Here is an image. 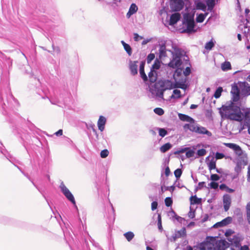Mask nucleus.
I'll list each match as a JSON object with an SVG mask.
<instances>
[{"instance_id":"nucleus-1","label":"nucleus","mask_w":250,"mask_h":250,"mask_svg":"<svg viewBox=\"0 0 250 250\" xmlns=\"http://www.w3.org/2000/svg\"><path fill=\"white\" fill-rule=\"evenodd\" d=\"M223 118L244 122L243 128H247L250 134V108L241 110L239 106L232 103L228 106L223 105L220 110Z\"/></svg>"},{"instance_id":"nucleus-2","label":"nucleus","mask_w":250,"mask_h":250,"mask_svg":"<svg viewBox=\"0 0 250 250\" xmlns=\"http://www.w3.org/2000/svg\"><path fill=\"white\" fill-rule=\"evenodd\" d=\"M231 94L234 102H237L242 98L250 95V86L245 82H239L231 85Z\"/></svg>"},{"instance_id":"nucleus-3","label":"nucleus","mask_w":250,"mask_h":250,"mask_svg":"<svg viewBox=\"0 0 250 250\" xmlns=\"http://www.w3.org/2000/svg\"><path fill=\"white\" fill-rule=\"evenodd\" d=\"M171 52L172 59L168 63V66L172 68H177L175 74L179 76L182 72V69L179 67L182 64L181 57L183 55V51L178 48H174V51Z\"/></svg>"},{"instance_id":"nucleus-4","label":"nucleus","mask_w":250,"mask_h":250,"mask_svg":"<svg viewBox=\"0 0 250 250\" xmlns=\"http://www.w3.org/2000/svg\"><path fill=\"white\" fill-rule=\"evenodd\" d=\"M220 0H195V7L197 10L205 11L208 7V10L211 11L216 2Z\"/></svg>"},{"instance_id":"nucleus-5","label":"nucleus","mask_w":250,"mask_h":250,"mask_svg":"<svg viewBox=\"0 0 250 250\" xmlns=\"http://www.w3.org/2000/svg\"><path fill=\"white\" fill-rule=\"evenodd\" d=\"M170 82L168 81H160L156 83L154 85V89L153 92L158 98L164 99V92L168 89V86Z\"/></svg>"},{"instance_id":"nucleus-6","label":"nucleus","mask_w":250,"mask_h":250,"mask_svg":"<svg viewBox=\"0 0 250 250\" xmlns=\"http://www.w3.org/2000/svg\"><path fill=\"white\" fill-rule=\"evenodd\" d=\"M183 23L187 26L188 32L193 31L195 26L194 15L189 13L185 14L184 15Z\"/></svg>"},{"instance_id":"nucleus-7","label":"nucleus","mask_w":250,"mask_h":250,"mask_svg":"<svg viewBox=\"0 0 250 250\" xmlns=\"http://www.w3.org/2000/svg\"><path fill=\"white\" fill-rule=\"evenodd\" d=\"M60 188L61 191L65 196V197L71 202L74 206H76V202L74 197L69 190L66 187L63 182H62Z\"/></svg>"},{"instance_id":"nucleus-8","label":"nucleus","mask_w":250,"mask_h":250,"mask_svg":"<svg viewBox=\"0 0 250 250\" xmlns=\"http://www.w3.org/2000/svg\"><path fill=\"white\" fill-rule=\"evenodd\" d=\"M184 5L183 0H172L171 2V8L174 11H178L181 10Z\"/></svg>"},{"instance_id":"nucleus-9","label":"nucleus","mask_w":250,"mask_h":250,"mask_svg":"<svg viewBox=\"0 0 250 250\" xmlns=\"http://www.w3.org/2000/svg\"><path fill=\"white\" fill-rule=\"evenodd\" d=\"M186 235L185 228H183L180 230L175 231L174 234L169 238L170 241L175 242L178 238Z\"/></svg>"},{"instance_id":"nucleus-10","label":"nucleus","mask_w":250,"mask_h":250,"mask_svg":"<svg viewBox=\"0 0 250 250\" xmlns=\"http://www.w3.org/2000/svg\"><path fill=\"white\" fill-rule=\"evenodd\" d=\"M186 153V157L190 158L194 156V151L193 150L189 149L188 147L181 148L174 152L175 154Z\"/></svg>"},{"instance_id":"nucleus-11","label":"nucleus","mask_w":250,"mask_h":250,"mask_svg":"<svg viewBox=\"0 0 250 250\" xmlns=\"http://www.w3.org/2000/svg\"><path fill=\"white\" fill-rule=\"evenodd\" d=\"M225 145L226 146L233 149L238 156H240L242 154V150L241 147L236 144L233 143H226Z\"/></svg>"},{"instance_id":"nucleus-12","label":"nucleus","mask_w":250,"mask_h":250,"mask_svg":"<svg viewBox=\"0 0 250 250\" xmlns=\"http://www.w3.org/2000/svg\"><path fill=\"white\" fill-rule=\"evenodd\" d=\"M231 204L230 196L229 194H225L223 196V205L224 210L227 211L229 210Z\"/></svg>"},{"instance_id":"nucleus-13","label":"nucleus","mask_w":250,"mask_h":250,"mask_svg":"<svg viewBox=\"0 0 250 250\" xmlns=\"http://www.w3.org/2000/svg\"><path fill=\"white\" fill-rule=\"evenodd\" d=\"M206 162L210 170L216 168V160L214 157H212L210 159L209 156L207 157L206 159Z\"/></svg>"},{"instance_id":"nucleus-14","label":"nucleus","mask_w":250,"mask_h":250,"mask_svg":"<svg viewBox=\"0 0 250 250\" xmlns=\"http://www.w3.org/2000/svg\"><path fill=\"white\" fill-rule=\"evenodd\" d=\"M7 105L10 108H12L13 106H15L18 104V101L10 93L8 96H7Z\"/></svg>"},{"instance_id":"nucleus-15","label":"nucleus","mask_w":250,"mask_h":250,"mask_svg":"<svg viewBox=\"0 0 250 250\" xmlns=\"http://www.w3.org/2000/svg\"><path fill=\"white\" fill-rule=\"evenodd\" d=\"M181 15L178 13H175L172 14L170 17L169 21V24L170 25H173L176 24L178 21L180 19Z\"/></svg>"},{"instance_id":"nucleus-16","label":"nucleus","mask_w":250,"mask_h":250,"mask_svg":"<svg viewBox=\"0 0 250 250\" xmlns=\"http://www.w3.org/2000/svg\"><path fill=\"white\" fill-rule=\"evenodd\" d=\"M106 122V119L103 116H100L97 123L99 129L103 131L104 129L105 125Z\"/></svg>"},{"instance_id":"nucleus-17","label":"nucleus","mask_w":250,"mask_h":250,"mask_svg":"<svg viewBox=\"0 0 250 250\" xmlns=\"http://www.w3.org/2000/svg\"><path fill=\"white\" fill-rule=\"evenodd\" d=\"M178 117L181 121L184 122H187L190 124L194 123L195 121L192 118L189 117L188 115L182 113H179Z\"/></svg>"},{"instance_id":"nucleus-18","label":"nucleus","mask_w":250,"mask_h":250,"mask_svg":"<svg viewBox=\"0 0 250 250\" xmlns=\"http://www.w3.org/2000/svg\"><path fill=\"white\" fill-rule=\"evenodd\" d=\"M231 220V218L228 217L223 219L222 221L216 223L213 227L214 228H218L226 226L230 223Z\"/></svg>"},{"instance_id":"nucleus-19","label":"nucleus","mask_w":250,"mask_h":250,"mask_svg":"<svg viewBox=\"0 0 250 250\" xmlns=\"http://www.w3.org/2000/svg\"><path fill=\"white\" fill-rule=\"evenodd\" d=\"M137 61L132 62L130 61L129 63V69L131 71V74L133 75H135L138 73L137 67L138 65L137 63Z\"/></svg>"},{"instance_id":"nucleus-20","label":"nucleus","mask_w":250,"mask_h":250,"mask_svg":"<svg viewBox=\"0 0 250 250\" xmlns=\"http://www.w3.org/2000/svg\"><path fill=\"white\" fill-rule=\"evenodd\" d=\"M145 64L144 62H142L140 65V74L141 78L144 81L146 82L148 80V78L145 73Z\"/></svg>"},{"instance_id":"nucleus-21","label":"nucleus","mask_w":250,"mask_h":250,"mask_svg":"<svg viewBox=\"0 0 250 250\" xmlns=\"http://www.w3.org/2000/svg\"><path fill=\"white\" fill-rule=\"evenodd\" d=\"M196 133L200 134H206L208 136L211 135V133L208 131L205 127L198 125Z\"/></svg>"},{"instance_id":"nucleus-22","label":"nucleus","mask_w":250,"mask_h":250,"mask_svg":"<svg viewBox=\"0 0 250 250\" xmlns=\"http://www.w3.org/2000/svg\"><path fill=\"white\" fill-rule=\"evenodd\" d=\"M138 7L134 3L131 4L130 6L128 12L126 14V16L129 18L132 15L134 14L137 12Z\"/></svg>"},{"instance_id":"nucleus-23","label":"nucleus","mask_w":250,"mask_h":250,"mask_svg":"<svg viewBox=\"0 0 250 250\" xmlns=\"http://www.w3.org/2000/svg\"><path fill=\"white\" fill-rule=\"evenodd\" d=\"M148 79L151 83H154L157 79V74L155 70L151 69L148 73Z\"/></svg>"},{"instance_id":"nucleus-24","label":"nucleus","mask_w":250,"mask_h":250,"mask_svg":"<svg viewBox=\"0 0 250 250\" xmlns=\"http://www.w3.org/2000/svg\"><path fill=\"white\" fill-rule=\"evenodd\" d=\"M172 147V145L169 143H167L163 145L160 148V150L161 151V152L165 153L168 151V150H169Z\"/></svg>"},{"instance_id":"nucleus-25","label":"nucleus","mask_w":250,"mask_h":250,"mask_svg":"<svg viewBox=\"0 0 250 250\" xmlns=\"http://www.w3.org/2000/svg\"><path fill=\"white\" fill-rule=\"evenodd\" d=\"M166 56V48L165 45H161L159 48V57L162 58Z\"/></svg>"},{"instance_id":"nucleus-26","label":"nucleus","mask_w":250,"mask_h":250,"mask_svg":"<svg viewBox=\"0 0 250 250\" xmlns=\"http://www.w3.org/2000/svg\"><path fill=\"white\" fill-rule=\"evenodd\" d=\"M190 202L191 204H200L201 203V198H199L196 195L190 197Z\"/></svg>"},{"instance_id":"nucleus-27","label":"nucleus","mask_w":250,"mask_h":250,"mask_svg":"<svg viewBox=\"0 0 250 250\" xmlns=\"http://www.w3.org/2000/svg\"><path fill=\"white\" fill-rule=\"evenodd\" d=\"M86 127L87 129H91L93 133L96 135L97 139H98L99 135L97 133V130L95 128V125L93 124H90L89 125H86Z\"/></svg>"},{"instance_id":"nucleus-28","label":"nucleus","mask_w":250,"mask_h":250,"mask_svg":"<svg viewBox=\"0 0 250 250\" xmlns=\"http://www.w3.org/2000/svg\"><path fill=\"white\" fill-rule=\"evenodd\" d=\"M125 238L128 241H130L134 237V233L131 231H128L124 234Z\"/></svg>"},{"instance_id":"nucleus-29","label":"nucleus","mask_w":250,"mask_h":250,"mask_svg":"<svg viewBox=\"0 0 250 250\" xmlns=\"http://www.w3.org/2000/svg\"><path fill=\"white\" fill-rule=\"evenodd\" d=\"M208 14V13H205V14H199L196 18V21L197 22H202L205 20L206 17Z\"/></svg>"},{"instance_id":"nucleus-30","label":"nucleus","mask_w":250,"mask_h":250,"mask_svg":"<svg viewBox=\"0 0 250 250\" xmlns=\"http://www.w3.org/2000/svg\"><path fill=\"white\" fill-rule=\"evenodd\" d=\"M173 94L171 95V98L178 99L181 97V91L178 89H174L173 91Z\"/></svg>"},{"instance_id":"nucleus-31","label":"nucleus","mask_w":250,"mask_h":250,"mask_svg":"<svg viewBox=\"0 0 250 250\" xmlns=\"http://www.w3.org/2000/svg\"><path fill=\"white\" fill-rule=\"evenodd\" d=\"M247 218L248 223L250 224V202L246 206Z\"/></svg>"},{"instance_id":"nucleus-32","label":"nucleus","mask_w":250,"mask_h":250,"mask_svg":"<svg viewBox=\"0 0 250 250\" xmlns=\"http://www.w3.org/2000/svg\"><path fill=\"white\" fill-rule=\"evenodd\" d=\"M214 46V42H213L212 40H211L206 43L205 47L206 49L210 50Z\"/></svg>"},{"instance_id":"nucleus-33","label":"nucleus","mask_w":250,"mask_h":250,"mask_svg":"<svg viewBox=\"0 0 250 250\" xmlns=\"http://www.w3.org/2000/svg\"><path fill=\"white\" fill-rule=\"evenodd\" d=\"M157 129L159 131V135L162 137H165L167 134V131L164 128H157Z\"/></svg>"},{"instance_id":"nucleus-34","label":"nucleus","mask_w":250,"mask_h":250,"mask_svg":"<svg viewBox=\"0 0 250 250\" xmlns=\"http://www.w3.org/2000/svg\"><path fill=\"white\" fill-rule=\"evenodd\" d=\"M222 90H223V89L221 87H218L216 89V90L215 91V92L214 93V97L216 99L219 98L221 96V92H222Z\"/></svg>"},{"instance_id":"nucleus-35","label":"nucleus","mask_w":250,"mask_h":250,"mask_svg":"<svg viewBox=\"0 0 250 250\" xmlns=\"http://www.w3.org/2000/svg\"><path fill=\"white\" fill-rule=\"evenodd\" d=\"M160 67V62L158 60H156L154 63L152 65L151 69L155 70V69H159Z\"/></svg>"},{"instance_id":"nucleus-36","label":"nucleus","mask_w":250,"mask_h":250,"mask_svg":"<svg viewBox=\"0 0 250 250\" xmlns=\"http://www.w3.org/2000/svg\"><path fill=\"white\" fill-rule=\"evenodd\" d=\"M154 112L155 114L158 115H162L164 113V110L161 108H156L154 109Z\"/></svg>"},{"instance_id":"nucleus-37","label":"nucleus","mask_w":250,"mask_h":250,"mask_svg":"<svg viewBox=\"0 0 250 250\" xmlns=\"http://www.w3.org/2000/svg\"><path fill=\"white\" fill-rule=\"evenodd\" d=\"M124 48L128 55L131 56L132 54V49L130 46L129 44H126L125 45Z\"/></svg>"},{"instance_id":"nucleus-38","label":"nucleus","mask_w":250,"mask_h":250,"mask_svg":"<svg viewBox=\"0 0 250 250\" xmlns=\"http://www.w3.org/2000/svg\"><path fill=\"white\" fill-rule=\"evenodd\" d=\"M231 67V65L229 62H225L222 64V68L223 70H228Z\"/></svg>"},{"instance_id":"nucleus-39","label":"nucleus","mask_w":250,"mask_h":250,"mask_svg":"<svg viewBox=\"0 0 250 250\" xmlns=\"http://www.w3.org/2000/svg\"><path fill=\"white\" fill-rule=\"evenodd\" d=\"M165 203L166 206L170 207L172 205V200L170 197H167L165 200Z\"/></svg>"},{"instance_id":"nucleus-40","label":"nucleus","mask_w":250,"mask_h":250,"mask_svg":"<svg viewBox=\"0 0 250 250\" xmlns=\"http://www.w3.org/2000/svg\"><path fill=\"white\" fill-rule=\"evenodd\" d=\"M174 175L177 179L179 178L182 173V171L181 169L178 168L174 171Z\"/></svg>"},{"instance_id":"nucleus-41","label":"nucleus","mask_w":250,"mask_h":250,"mask_svg":"<svg viewBox=\"0 0 250 250\" xmlns=\"http://www.w3.org/2000/svg\"><path fill=\"white\" fill-rule=\"evenodd\" d=\"M155 58V55L153 53L149 54L146 59L147 63H150L151 61Z\"/></svg>"},{"instance_id":"nucleus-42","label":"nucleus","mask_w":250,"mask_h":250,"mask_svg":"<svg viewBox=\"0 0 250 250\" xmlns=\"http://www.w3.org/2000/svg\"><path fill=\"white\" fill-rule=\"evenodd\" d=\"M206 154V150L204 148L199 149L197 152V154L198 156H203L205 155Z\"/></svg>"},{"instance_id":"nucleus-43","label":"nucleus","mask_w":250,"mask_h":250,"mask_svg":"<svg viewBox=\"0 0 250 250\" xmlns=\"http://www.w3.org/2000/svg\"><path fill=\"white\" fill-rule=\"evenodd\" d=\"M220 177L216 174H211L210 176V180L212 181H217L219 180Z\"/></svg>"},{"instance_id":"nucleus-44","label":"nucleus","mask_w":250,"mask_h":250,"mask_svg":"<svg viewBox=\"0 0 250 250\" xmlns=\"http://www.w3.org/2000/svg\"><path fill=\"white\" fill-rule=\"evenodd\" d=\"M208 186L210 187L212 189H217L219 186L218 184L217 183L215 182L214 181L208 184Z\"/></svg>"},{"instance_id":"nucleus-45","label":"nucleus","mask_w":250,"mask_h":250,"mask_svg":"<svg viewBox=\"0 0 250 250\" xmlns=\"http://www.w3.org/2000/svg\"><path fill=\"white\" fill-rule=\"evenodd\" d=\"M108 151L107 149L103 150L101 152V157L102 158H104L108 156Z\"/></svg>"},{"instance_id":"nucleus-46","label":"nucleus","mask_w":250,"mask_h":250,"mask_svg":"<svg viewBox=\"0 0 250 250\" xmlns=\"http://www.w3.org/2000/svg\"><path fill=\"white\" fill-rule=\"evenodd\" d=\"M197 127L198 125L197 124H194V123H192L190 127V130L196 133Z\"/></svg>"},{"instance_id":"nucleus-47","label":"nucleus","mask_w":250,"mask_h":250,"mask_svg":"<svg viewBox=\"0 0 250 250\" xmlns=\"http://www.w3.org/2000/svg\"><path fill=\"white\" fill-rule=\"evenodd\" d=\"M183 73L185 76H188L191 73L190 68L189 67H187L183 71Z\"/></svg>"},{"instance_id":"nucleus-48","label":"nucleus","mask_w":250,"mask_h":250,"mask_svg":"<svg viewBox=\"0 0 250 250\" xmlns=\"http://www.w3.org/2000/svg\"><path fill=\"white\" fill-rule=\"evenodd\" d=\"M225 157V155L224 154L219 153V152H216L215 154V158L216 159H220L222 158H223Z\"/></svg>"},{"instance_id":"nucleus-49","label":"nucleus","mask_w":250,"mask_h":250,"mask_svg":"<svg viewBox=\"0 0 250 250\" xmlns=\"http://www.w3.org/2000/svg\"><path fill=\"white\" fill-rule=\"evenodd\" d=\"M23 174L31 182V183H32V184L37 189H38V190L40 192H41V191H40V189L38 188V187L36 186V185L34 183V182H33V181L30 178V177L26 174L24 173H23Z\"/></svg>"},{"instance_id":"nucleus-50","label":"nucleus","mask_w":250,"mask_h":250,"mask_svg":"<svg viewBox=\"0 0 250 250\" xmlns=\"http://www.w3.org/2000/svg\"><path fill=\"white\" fill-rule=\"evenodd\" d=\"M158 203L156 201H153L151 203V209L154 210L157 208Z\"/></svg>"},{"instance_id":"nucleus-51","label":"nucleus","mask_w":250,"mask_h":250,"mask_svg":"<svg viewBox=\"0 0 250 250\" xmlns=\"http://www.w3.org/2000/svg\"><path fill=\"white\" fill-rule=\"evenodd\" d=\"M143 37L140 36L137 33L134 34V39L135 41H138L140 39H142Z\"/></svg>"},{"instance_id":"nucleus-52","label":"nucleus","mask_w":250,"mask_h":250,"mask_svg":"<svg viewBox=\"0 0 250 250\" xmlns=\"http://www.w3.org/2000/svg\"><path fill=\"white\" fill-rule=\"evenodd\" d=\"M191 124H186L184 125V129L185 130H190V127L191 126Z\"/></svg>"},{"instance_id":"nucleus-53","label":"nucleus","mask_w":250,"mask_h":250,"mask_svg":"<svg viewBox=\"0 0 250 250\" xmlns=\"http://www.w3.org/2000/svg\"><path fill=\"white\" fill-rule=\"evenodd\" d=\"M52 47L54 52H56L57 54H59L60 52V50L59 47H55L54 45H52Z\"/></svg>"},{"instance_id":"nucleus-54","label":"nucleus","mask_w":250,"mask_h":250,"mask_svg":"<svg viewBox=\"0 0 250 250\" xmlns=\"http://www.w3.org/2000/svg\"><path fill=\"white\" fill-rule=\"evenodd\" d=\"M158 228H159V229H162L161 220V218H160V216H159V220H158Z\"/></svg>"},{"instance_id":"nucleus-55","label":"nucleus","mask_w":250,"mask_h":250,"mask_svg":"<svg viewBox=\"0 0 250 250\" xmlns=\"http://www.w3.org/2000/svg\"><path fill=\"white\" fill-rule=\"evenodd\" d=\"M170 169H169V168L168 167H167L166 169H165V175L167 176H168L169 174H170Z\"/></svg>"},{"instance_id":"nucleus-56","label":"nucleus","mask_w":250,"mask_h":250,"mask_svg":"<svg viewBox=\"0 0 250 250\" xmlns=\"http://www.w3.org/2000/svg\"><path fill=\"white\" fill-rule=\"evenodd\" d=\"M227 186L224 184H221V185H220L219 186V188L221 190H226L227 189Z\"/></svg>"},{"instance_id":"nucleus-57","label":"nucleus","mask_w":250,"mask_h":250,"mask_svg":"<svg viewBox=\"0 0 250 250\" xmlns=\"http://www.w3.org/2000/svg\"><path fill=\"white\" fill-rule=\"evenodd\" d=\"M55 134L56 136H61L62 135V129H59L58 131H57Z\"/></svg>"},{"instance_id":"nucleus-58","label":"nucleus","mask_w":250,"mask_h":250,"mask_svg":"<svg viewBox=\"0 0 250 250\" xmlns=\"http://www.w3.org/2000/svg\"><path fill=\"white\" fill-rule=\"evenodd\" d=\"M205 184V183L204 182H199L198 184V188L199 189L202 188L203 187H204Z\"/></svg>"},{"instance_id":"nucleus-59","label":"nucleus","mask_w":250,"mask_h":250,"mask_svg":"<svg viewBox=\"0 0 250 250\" xmlns=\"http://www.w3.org/2000/svg\"><path fill=\"white\" fill-rule=\"evenodd\" d=\"M247 180L249 182H250V166L248 167V178Z\"/></svg>"},{"instance_id":"nucleus-60","label":"nucleus","mask_w":250,"mask_h":250,"mask_svg":"<svg viewBox=\"0 0 250 250\" xmlns=\"http://www.w3.org/2000/svg\"><path fill=\"white\" fill-rule=\"evenodd\" d=\"M2 101H3V99L0 100V105L1 106L2 108L5 109L4 106H6V105L5 103L3 102L2 103Z\"/></svg>"},{"instance_id":"nucleus-61","label":"nucleus","mask_w":250,"mask_h":250,"mask_svg":"<svg viewBox=\"0 0 250 250\" xmlns=\"http://www.w3.org/2000/svg\"><path fill=\"white\" fill-rule=\"evenodd\" d=\"M216 171L220 174H222L223 173V170L222 168H215Z\"/></svg>"},{"instance_id":"nucleus-62","label":"nucleus","mask_w":250,"mask_h":250,"mask_svg":"<svg viewBox=\"0 0 250 250\" xmlns=\"http://www.w3.org/2000/svg\"><path fill=\"white\" fill-rule=\"evenodd\" d=\"M226 190L229 193H232V192H234V191L233 189L230 188L228 187H227Z\"/></svg>"},{"instance_id":"nucleus-63","label":"nucleus","mask_w":250,"mask_h":250,"mask_svg":"<svg viewBox=\"0 0 250 250\" xmlns=\"http://www.w3.org/2000/svg\"><path fill=\"white\" fill-rule=\"evenodd\" d=\"M197 106H198L196 104H191L190 105V108L192 109H195L197 107Z\"/></svg>"},{"instance_id":"nucleus-64","label":"nucleus","mask_w":250,"mask_h":250,"mask_svg":"<svg viewBox=\"0 0 250 250\" xmlns=\"http://www.w3.org/2000/svg\"><path fill=\"white\" fill-rule=\"evenodd\" d=\"M242 250H249V248L247 246H244L242 248Z\"/></svg>"}]
</instances>
